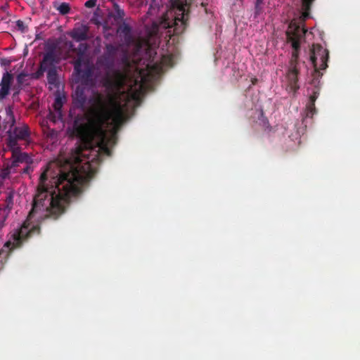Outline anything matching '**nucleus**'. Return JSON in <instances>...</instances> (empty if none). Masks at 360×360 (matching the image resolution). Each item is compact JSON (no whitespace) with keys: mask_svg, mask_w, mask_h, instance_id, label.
<instances>
[{"mask_svg":"<svg viewBox=\"0 0 360 360\" xmlns=\"http://www.w3.org/2000/svg\"><path fill=\"white\" fill-rule=\"evenodd\" d=\"M118 49L111 44L105 45L104 53L98 58L97 63L108 71L103 79V85L108 90L107 95L94 91L89 98L91 105L88 122L79 118L73 123V129L84 143L78 144L72 150L65 160L67 171L58 168V172L52 174L51 164H49L41 174L33 196H76L82 192V187L87 181V172L90 165L88 162L82 165L84 148L89 143L86 141L89 128L97 132L100 136L99 150L108 156L111 155L108 146L113 141V137L107 136L105 127L110 124L120 125L125 117L124 112L129 93L122 90L129 75L120 70H111L115 64Z\"/></svg>","mask_w":360,"mask_h":360,"instance_id":"nucleus-1","label":"nucleus"},{"mask_svg":"<svg viewBox=\"0 0 360 360\" xmlns=\"http://www.w3.org/2000/svg\"><path fill=\"white\" fill-rule=\"evenodd\" d=\"M9 119L11 124L7 131L6 139L8 148H18L27 146L31 142L30 130L27 124L15 125V119L13 114H11Z\"/></svg>","mask_w":360,"mask_h":360,"instance_id":"nucleus-2","label":"nucleus"},{"mask_svg":"<svg viewBox=\"0 0 360 360\" xmlns=\"http://www.w3.org/2000/svg\"><path fill=\"white\" fill-rule=\"evenodd\" d=\"M328 58L329 51L328 49L320 44H313L310 50V60L314 68L313 84L319 83L318 79L323 75L320 70H324L328 68Z\"/></svg>","mask_w":360,"mask_h":360,"instance_id":"nucleus-3","label":"nucleus"},{"mask_svg":"<svg viewBox=\"0 0 360 360\" xmlns=\"http://www.w3.org/2000/svg\"><path fill=\"white\" fill-rule=\"evenodd\" d=\"M306 30L302 28L295 22H291L286 31L288 42L291 44L292 52L290 60V66L297 67L299 53L300 50V40L305 35Z\"/></svg>","mask_w":360,"mask_h":360,"instance_id":"nucleus-4","label":"nucleus"},{"mask_svg":"<svg viewBox=\"0 0 360 360\" xmlns=\"http://www.w3.org/2000/svg\"><path fill=\"white\" fill-rule=\"evenodd\" d=\"M22 148H8L12 155L11 159L7 160L4 164V167L1 170L3 179L8 178L11 173L16 172V169L19 167L20 164L32 163V157L27 153L22 152Z\"/></svg>","mask_w":360,"mask_h":360,"instance_id":"nucleus-5","label":"nucleus"},{"mask_svg":"<svg viewBox=\"0 0 360 360\" xmlns=\"http://www.w3.org/2000/svg\"><path fill=\"white\" fill-rule=\"evenodd\" d=\"M186 5L181 4L177 6L176 16L173 22L174 32L176 34H181L187 26L188 13L186 9ZM170 27H172V25Z\"/></svg>","mask_w":360,"mask_h":360,"instance_id":"nucleus-6","label":"nucleus"},{"mask_svg":"<svg viewBox=\"0 0 360 360\" xmlns=\"http://www.w3.org/2000/svg\"><path fill=\"white\" fill-rule=\"evenodd\" d=\"M58 63L59 58L56 53L55 48L51 47L46 49L43 59L40 62V65L48 70H50V68H56V65Z\"/></svg>","mask_w":360,"mask_h":360,"instance_id":"nucleus-7","label":"nucleus"},{"mask_svg":"<svg viewBox=\"0 0 360 360\" xmlns=\"http://www.w3.org/2000/svg\"><path fill=\"white\" fill-rule=\"evenodd\" d=\"M298 75L299 70L297 67H289V70L286 75V78L288 80L287 90L294 94L300 89V86L297 84Z\"/></svg>","mask_w":360,"mask_h":360,"instance_id":"nucleus-8","label":"nucleus"},{"mask_svg":"<svg viewBox=\"0 0 360 360\" xmlns=\"http://www.w3.org/2000/svg\"><path fill=\"white\" fill-rule=\"evenodd\" d=\"M13 81V76L8 71L3 74L0 82V101H2L9 94L11 85Z\"/></svg>","mask_w":360,"mask_h":360,"instance_id":"nucleus-9","label":"nucleus"},{"mask_svg":"<svg viewBox=\"0 0 360 360\" xmlns=\"http://www.w3.org/2000/svg\"><path fill=\"white\" fill-rule=\"evenodd\" d=\"M73 105L75 108H80L83 111L86 109V96L85 88L78 86L72 94Z\"/></svg>","mask_w":360,"mask_h":360,"instance_id":"nucleus-10","label":"nucleus"},{"mask_svg":"<svg viewBox=\"0 0 360 360\" xmlns=\"http://www.w3.org/2000/svg\"><path fill=\"white\" fill-rule=\"evenodd\" d=\"M87 49V44L82 43L79 45L77 49H75V51L77 52V58L74 63V68L75 70L78 73L81 72V67L83 63L84 56L85 55Z\"/></svg>","mask_w":360,"mask_h":360,"instance_id":"nucleus-11","label":"nucleus"},{"mask_svg":"<svg viewBox=\"0 0 360 360\" xmlns=\"http://www.w3.org/2000/svg\"><path fill=\"white\" fill-rule=\"evenodd\" d=\"M88 30L86 26L81 25L75 27L70 33V36L76 41H85L88 38Z\"/></svg>","mask_w":360,"mask_h":360,"instance_id":"nucleus-12","label":"nucleus"},{"mask_svg":"<svg viewBox=\"0 0 360 360\" xmlns=\"http://www.w3.org/2000/svg\"><path fill=\"white\" fill-rule=\"evenodd\" d=\"M117 32L120 35V37L124 38L126 42H130L132 41L133 37L131 34V28L125 22H123L118 27Z\"/></svg>","mask_w":360,"mask_h":360,"instance_id":"nucleus-13","label":"nucleus"},{"mask_svg":"<svg viewBox=\"0 0 360 360\" xmlns=\"http://www.w3.org/2000/svg\"><path fill=\"white\" fill-rule=\"evenodd\" d=\"M46 131L43 132L44 137L47 143L54 144L58 140V131L50 128H46Z\"/></svg>","mask_w":360,"mask_h":360,"instance_id":"nucleus-14","label":"nucleus"},{"mask_svg":"<svg viewBox=\"0 0 360 360\" xmlns=\"http://www.w3.org/2000/svg\"><path fill=\"white\" fill-rule=\"evenodd\" d=\"M13 197L14 193L11 191L6 193V199L3 205V210L7 211V212H10L11 210L12 209V207L13 205Z\"/></svg>","mask_w":360,"mask_h":360,"instance_id":"nucleus-15","label":"nucleus"},{"mask_svg":"<svg viewBox=\"0 0 360 360\" xmlns=\"http://www.w3.org/2000/svg\"><path fill=\"white\" fill-rule=\"evenodd\" d=\"M53 7L59 12L60 15H63L69 13L70 11V6L69 4L66 2H63L61 4L54 2Z\"/></svg>","mask_w":360,"mask_h":360,"instance_id":"nucleus-16","label":"nucleus"},{"mask_svg":"<svg viewBox=\"0 0 360 360\" xmlns=\"http://www.w3.org/2000/svg\"><path fill=\"white\" fill-rule=\"evenodd\" d=\"M47 72V80L50 84H56L58 82V74L56 68H50L46 70Z\"/></svg>","mask_w":360,"mask_h":360,"instance_id":"nucleus-17","label":"nucleus"},{"mask_svg":"<svg viewBox=\"0 0 360 360\" xmlns=\"http://www.w3.org/2000/svg\"><path fill=\"white\" fill-rule=\"evenodd\" d=\"M47 118L49 122L56 124L59 120H62L63 119V112L62 111H51L50 110Z\"/></svg>","mask_w":360,"mask_h":360,"instance_id":"nucleus-18","label":"nucleus"},{"mask_svg":"<svg viewBox=\"0 0 360 360\" xmlns=\"http://www.w3.org/2000/svg\"><path fill=\"white\" fill-rule=\"evenodd\" d=\"M315 0H302V6L304 10V16L307 17L309 15V12L311 10V7L312 4Z\"/></svg>","mask_w":360,"mask_h":360,"instance_id":"nucleus-19","label":"nucleus"},{"mask_svg":"<svg viewBox=\"0 0 360 360\" xmlns=\"http://www.w3.org/2000/svg\"><path fill=\"white\" fill-rule=\"evenodd\" d=\"M124 16V12L121 9L117 4H114V14L115 20H122Z\"/></svg>","mask_w":360,"mask_h":360,"instance_id":"nucleus-20","label":"nucleus"},{"mask_svg":"<svg viewBox=\"0 0 360 360\" xmlns=\"http://www.w3.org/2000/svg\"><path fill=\"white\" fill-rule=\"evenodd\" d=\"M63 105V103L62 98L60 96L56 97L53 103V108L54 111H62Z\"/></svg>","mask_w":360,"mask_h":360,"instance_id":"nucleus-21","label":"nucleus"},{"mask_svg":"<svg viewBox=\"0 0 360 360\" xmlns=\"http://www.w3.org/2000/svg\"><path fill=\"white\" fill-rule=\"evenodd\" d=\"M315 103H311L309 101V103L307 106V112L306 116L312 117L313 115L316 113V108H315Z\"/></svg>","mask_w":360,"mask_h":360,"instance_id":"nucleus-22","label":"nucleus"},{"mask_svg":"<svg viewBox=\"0 0 360 360\" xmlns=\"http://www.w3.org/2000/svg\"><path fill=\"white\" fill-rule=\"evenodd\" d=\"M45 72H46V70L39 65V69L32 75V77L33 79H39L43 76Z\"/></svg>","mask_w":360,"mask_h":360,"instance_id":"nucleus-23","label":"nucleus"},{"mask_svg":"<svg viewBox=\"0 0 360 360\" xmlns=\"http://www.w3.org/2000/svg\"><path fill=\"white\" fill-rule=\"evenodd\" d=\"M263 1L259 2V0H256L255 6V18H257L260 15L262 12V4Z\"/></svg>","mask_w":360,"mask_h":360,"instance_id":"nucleus-24","label":"nucleus"},{"mask_svg":"<svg viewBox=\"0 0 360 360\" xmlns=\"http://www.w3.org/2000/svg\"><path fill=\"white\" fill-rule=\"evenodd\" d=\"M319 95V88L315 85L314 89H313L312 94L309 97V101L311 103H315Z\"/></svg>","mask_w":360,"mask_h":360,"instance_id":"nucleus-25","label":"nucleus"},{"mask_svg":"<svg viewBox=\"0 0 360 360\" xmlns=\"http://www.w3.org/2000/svg\"><path fill=\"white\" fill-rule=\"evenodd\" d=\"M26 77H27V74L24 73V72H20V74L18 75L16 80H17V83L19 86H21L24 84L25 78Z\"/></svg>","mask_w":360,"mask_h":360,"instance_id":"nucleus-26","label":"nucleus"},{"mask_svg":"<svg viewBox=\"0 0 360 360\" xmlns=\"http://www.w3.org/2000/svg\"><path fill=\"white\" fill-rule=\"evenodd\" d=\"M8 213L9 212L4 210L0 212V222H2L4 225H5V221L7 219Z\"/></svg>","mask_w":360,"mask_h":360,"instance_id":"nucleus-27","label":"nucleus"},{"mask_svg":"<svg viewBox=\"0 0 360 360\" xmlns=\"http://www.w3.org/2000/svg\"><path fill=\"white\" fill-rule=\"evenodd\" d=\"M49 121L47 117L41 122L40 125H41L42 132L46 131V128H50V126L49 125Z\"/></svg>","mask_w":360,"mask_h":360,"instance_id":"nucleus-28","label":"nucleus"},{"mask_svg":"<svg viewBox=\"0 0 360 360\" xmlns=\"http://www.w3.org/2000/svg\"><path fill=\"white\" fill-rule=\"evenodd\" d=\"M16 26L18 27L19 30H21L22 32H25L26 30V26L25 25L23 21L18 20L16 22Z\"/></svg>","mask_w":360,"mask_h":360,"instance_id":"nucleus-29","label":"nucleus"},{"mask_svg":"<svg viewBox=\"0 0 360 360\" xmlns=\"http://www.w3.org/2000/svg\"><path fill=\"white\" fill-rule=\"evenodd\" d=\"M96 0H88L85 3V6L87 8H93L96 6Z\"/></svg>","mask_w":360,"mask_h":360,"instance_id":"nucleus-30","label":"nucleus"},{"mask_svg":"<svg viewBox=\"0 0 360 360\" xmlns=\"http://www.w3.org/2000/svg\"><path fill=\"white\" fill-rule=\"evenodd\" d=\"M30 165V164H27V166L22 170V174H29L32 171V168Z\"/></svg>","mask_w":360,"mask_h":360,"instance_id":"nucleus-31","label":"nucleus"},{"mask_svg":"<svg viewBox=\"0 0 360 360\" xmlns=\"http://www.w3.org/2000/svg\"><path fill=\"white\" fill-rule=\"evenodd\" d=\"M84 74L86 75V77H91V71L90 69H88L85 71Z\"/></svg>","mask_w":360,"mask_h":360,"instance_id":"nucleus-32","label":"nucleus"},{"mask_svg":"<svg viewBox=\"0 0 360 360\" xmlns=\"http://www.w3.org/2000/svg\"><path fill=\"white\" fill-rule=\"evenodd\" d=\"M257 79H254L252 82V84H255L256 82H257Z\"/></svg>","mask_w":360,"mask_h":360,"instance_id":"nucleus-33","label":"nucleus"},{"mask_svg":"<svg viewBox=\"0 0 360 360\" xmlns=\"http://www.w3.org/2000/svg\"><path fill=\"white\" fill-rule=\"evenodd\" d=\"M4 226L2 222H0V230Z\"/></svg>","mask_w":360,"mask_h":360,"instance_id":"nucleus-34","label":"nucleus"},{"mask_svg":"<svg viewBox=\"0 0 360 360\" xmlns=\"http://www.w3.org/2000/svg\"><path fill=\"white\" fill-rule=\"evenodd\" d=\"M141 80H143V81L146 80L145 76H141Z\"/></svg>","mask_w":360,"mask_h":360,"instance_id":"nucleus-35","label":"nucleus"},{"mask_svg":"<svg viewBox=\"0 0 360 360\" xmlns=\"http://www.w3.org/2000/svg\"><path fill=\"white\" fill-rule=\"evenodd\" d=\"M18 94V91H16L15 93L13 94V96H15Z\"/></svg>","mask_w":360,"mask_h":360,"instance_id":"nucleus-36","label":"nucleus"},{"mask_svg":"<svg viewBox=\"0 0 360 360\" xmlns=\"http://www.w3.org/2000/svg\"><path fill=\"white\" fill-rule=\"evenodd\" d=\"M264 0H259V2L263 1Z\"/></svg>","mask_w":360,"mask_h":360,"instance_id":"nucleus-37","label":"nucleus"}]
</instances>
